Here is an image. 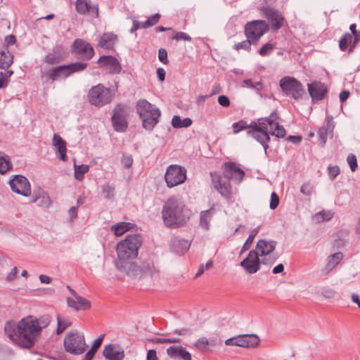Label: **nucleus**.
Returning <instances> with one entry per match:
<instances>
[{"label": "nucleus", "mask_w": 360, "mask_h": 360, "mask_svg": "<svg viewBox=\"0 0 360 360\" xmlns=\"http://www.w3.org/2000/svg\"><path fill=\"white\" fill-rule=\"evenodd\" d=\"M141 245L142 236L139 233L127 235L117 245L118 259L115 261V266L117 269L133 278L152 277L155 272L154 263L151 259L143 261L140 264L132 262L138 256V250Z\"/></svg>", "instance_id": "1"}, {"label": "nucleus", "mask_w": 360, "mask_h": 360, "mask_svg": "<svg viewBox=\"0 0 360 360\" xmlns=\"http://www.w3.org/2000/svg\"><path fill=\"white\" fill-rule=\"evenodd\" d=\"M191 210L180 199L169 198L165 203L162 215L165 225L170 229L184 226L191 216Z\"/></svg>", "instance_id": "2"}, {"label": "nucleus", "mask_w": 360, "mask_h": 360, "mask_svg": "<svg viewBox=\"0 0 360 360\" xmlns=\"http://www.w3.org/2000/svg\"><path fill=\"white\" fill-rule=\"evenodd\" d=\"M18 347L25 349H32L41 330L39 321L33 316H27L18 322Z\"/></svg>", "instance_id": "3"}, {"label": "nucleus", "mask_w": 360, "mask_h": 360, "mask_svg": "<svg viewBox=\"0 0 360 360\" xmlns=\"http://www.w3.org/2000/svg\"><path fill=\"white\" fill-rule=\"evenodd\" d=\"M136 110L142 121V127L151 131L159 122L161 112L158 108L146 99H139L136 104Z\"/></svg>", "instance_id": "4"}, {"label": "nucleus", "mask_w": 360, "mask_h": 360, "mask_svg": "<svg viewBox=\"0 0 360 360\" xmlns=\"http://www.w3.org/2000/svg\"><path fill=\"white\" fill-rule=\"evenodd\" d=\"M259 257L261 256L256 250H252L247 257L240 262V266L246 273L253 274L260 269L261 264L272 265L277 260V256H269L262 259H259Z\"/></svg>", "instance_id": "5"}, {"label": "nucleus", "mask_w": 360, "mask_h": 360, "mask_svg": "<svg viewBox=\"0 0 360 360\" xmlns=\"http://www.w3.org/2000/svg\"><path fill=\"white\" fill-rule=\"evenodd\" d=\"M279 86L284 95L297 101L302 100L303 96L307 95L301 82L293 77L285 76L281 78Z\"/></svg>", "instance_id": "6"}, {"label": "nucleus", "mask_w": 360, "mask_h": 360, "mask_svg": "<svg viewBox=\"0 0 360 360\" xmlns=\"http://www.w3.org/2000/svg\"><path fill=\"white\" fill-rule=\"evenodd\" d=\"M129 106L127 104L120 103L114 107L111 116V124L115 131H127L129 126Z\"/></svg>", "instance_id": "7"}, {"label": "nucleus", "mask_w": 360, "mask_h": 360, "mask_svg": "<svg viewBox=\"0 0 360 360\" xmlns=\"http://www.w3.org/2000/svg\"><path fill=\"white\" fill-rule=\"evenodd\" d=\"M112 99L111 90L102 84L92 86L87 94L89 103L98 108L109 104Z\"/></svg>", "instance_id": "8"}, {"label": "nucleus", "mask_w": 360, "mask_h": 360, "mask_svg": "<svg viewBox=\"0 0 360 360\" xmlns=\"http://www.w3.org/2000/svg\"><path fill=\"white\" fill-rule=\"evenodd\" d=\"M63 345L65 350L73 355L83 354L88 347L84 335L77 330L70 331L66 334Z\"/></svg>", "instance_id": "9"}, {"label": "nucleus", "mask_w": 360, "mask_h": 360, "mask_svg": "<svg viewBox=\"0 0 360 360\" xmlns=\"http://www.w3.org/2000/svg\"><path fill=\"white\" fill-rule=\"evenodd\" d=\"M269 24L263 20H254L245 25L244 33L247 39H251L258 44L261 37L269 31Z\"/></svg>", "instance_id": "10"}, {"label": "nucleus", "mask_w": 360, "mask_h": 360, "mask_svg": "<svg viewBox=\"0 0 360 360\" xmlns=\"http://www.w3.org/2000/svg\"><path fill=\"white\" fill-rule=\"evenodd\" d=\"M70 52L77 58L86 61L91 60L95 54L94 49L90 43L80 38L73 41L70 46Z\"/></svg>", "instance_id": "11"}, {"label": "nucleus", "mask_w": 360, "mask_h": 360, "mask_svg": "<svg viewBox=\"0 0 360 360\" xmlns=\"http://www.w3.org/2000/svg\"><path fill=\"white\" fill-rule=\"evenodd\" d=\"M186 179V170L176 165H169L165 174V180L168 188H173L183 184Z\"/></svg>", "instance_id": "12"}, {"label": "nucleus", "mask_w": 360, "mask_h": 360, "mask_svg": "<svg viewBox=\"0 0 360 360\" xmlns=\"http://www.w3.org/2000/svg\"><path fill=\"white\" fill-rule=\"evenodd\" d=\"M260 11L262 15L268 20V24L272 31H278L283 26L285 20L278 10L269 6H262Z\"/></svg>", "instance_id": "13"}, {"label": "nucleus", "mask_w": 360, "mask_h": 360, "mask_svg": "<svg viewBox=\"0 0 360 360\" xmlns=\"http://www.w3.org/2000/svg\"><path fill=\"white\" fill-rule=\"evenodd\" d=\"M260 342L259 337L254 334H244L232 337L225 341L228 346H238L246 348H255Z\"/></svg>", "instance_id": "14"}, {"label": "nucleus", "mask_w": 360, "mask_h": 360, "mask_svg": "<svg viewBox=\"0 0 360 360\" xmlns=\"http://www.w3.org/2000/svg\"><path fill=\"white\" fill-rule=\"evenodd\" d=\"M9 185L13 192L25 197L31 195V186L28 179L20 174H16L9 181Z\"/></svg>", "instance_id": "15"}, {"label": "nucleus", "mask_w": 360, "mask_h": 360, "mask_svg": "<svg viewBox=\"0 0 360 360\" xmlns=\"http://www.w3.org/2000/svg\"><path fill=\"white\" fill-rule=\"evenodd\" d=\"M223 176L240 184L245 176V172L233 162H226L222 165Z\"/></svg>", "instance_id": "16"}, {"label": "nucleus", "mask_w": 360, "mask_h": 360, "mask_svg": "<svg viewBox=\"0 0 360 360\" xmlns=\"http://www.w3.org/2000/svg\"><path fill=\"white\" fill-rule=\"evenodd\" d=\"M100 68H105L111 75L119 74L122 70L120 61L113 56H101L97 60Z\"/></svg>", "instance_id": "17"}, {"label": "nucleus", "mask_w": 360, "mask_h": 360, "mask_svg": "<svg viewBox=\"0 0 360 360\" xmlns=\"http://www.w3.org/2000/svg\"><path fill=\"white\" fill-rule=\"evenodd\" d=\"M309 94L313 103L324 99L328 94V89L325 84L314 81L307 84Z\"/></svg>", "instance_id": "18"}, {"label": "nucleus", "mask_w": 360, "mask_h": 360, "mask_svg": "<svg viewBox=\"0 0 360 360\" xmlns=\"http://www.w3.org/2000/svg\"><path fill=\"white\" fill-rule=\"evenodd\" d=\"M103 356L106 360H123L124 351L118 344H108L104 347Z\"/></svg>", "instance_id": "19"}, {"label": "nucleus", "mask_w": 360, "mask_h": 360, "mask_svg": "<svg viewBox=\"0 0 360 360\" xmlns=\"http://www.w3.org/2000/svg\"><path fill=\"white\" fill-rule=\"evenodd\" d=\"M277 242L274 240H267L266 239H260L257 241L256 250L259 252L261 257H268L269 256H276L271 253L276 250Z\"/></svg>", "instance_id": "20"}, {"label": "nucleus", "mask_w": 360, "mask_h": 360, "mask_svg": "<svg viewBox=\"0 0 360 360\" xmlns=\"http://www.w3.org/2000/svg\"><path fill=\"white\" fill-rule=\"evenodd\" d=\"M75 10L79 14L90 13L92 16L98 17V4H91L87 0H77L75 2Z\"/></svg>", "instance_id": "21"}, {"label": "nucleus", "mask_w": 360, "mask_h": 360, "mask_svg": "<svg viewBox=\"0 0 360 360\" xmlns=\"http://www.w3.org/2000/svg\"><path fill=\"white\" fill-rule=\"evenodd\" d=\"M167 354L173 359L192 360L191 354L181 345H172L167 349Z\"/></svg>", "instance_id": "22"}, {"label": "nucleus", "mask_w": 360, "mask_h": 360, "mask_svg": "<svg viewBox=\"0 0 360 360\" xmlns=\"http://www.w3.org/2000/svg\"><path fill=\"white\" fill-rule=\"evenodd\" d=\"M31 202H35L39 206L49 207L51 205V200L46 191L40 187L34 189Z\"/></svg>", "instance_id": "23"}, {"label": "nucleus", "mask_w": 360, "mask_h": 360, "mask_svg": "<svg viewBox=\"0 0 360 360\" xmlns=\"http://www.w3.org/2000/svg\"><path fill=\"white\" fill-rule=\"evenodd\" d=\"M117 39V35L113 32H104L99 37L97 46L105 50L113 49Z\"/></svg>", "instance_id": "24"}, {"label": "nucleus", "mask_w": 360, "mask_h": 360, "mask_svg": "<svg viewBox=\"0 0 360 360\" xmlns=\"http://www.w3.org/2000/svg\"><path fill=\"white\" fill-rule=\"evenodd\" d=\"M75 298V300L70 297L67 298V304L69 307L72 308L76 311H86L91 308V302L88 300L79 295Z\"/></svg>", "instance_id": "25"}, {"label": "nucleus", "mask_w": 360, "mask_h": 360, "mask_svg": "<svg viewBox=\"0 0 360 360\" xmlns=\"http://www.w3.org/2000/svg\"><path fill=\"white\" fill-rule=\"evenodd\" d=\"M45 76L47 77V80H51L52 82L57 81L60 78L66 79L68 77L67 68L65 65H61L56 67H53L46 72Z\"/></svg>", "instance_id": "26"}, {"label": "nucleus", "mask_w": 360, "mask_h": 360, "mask_svg": "<svg viewBox=\"0 0 360 360\" xmlns=\"http://www.w3.org/2000/svg\"><path fill=\"white\" fill-rule=\"evenodd\" d=\"M53 145L58 153V158L62 161L68 160L66 141L58 134H55L53 137Z\"/></svg>", "instance_id": "27"}, {"label": "nucleus", "mask_w": 360, "mask_h": 360, "mask_svg": "<svg viewBox=\"0 0 360 360\" xmlns=\"http://www.w3.org/2000/svg\"><path fill=\"white\" fill-rule=\"evenodd\" d=\"M191 246V243L186 239L174 237L171 241V248L176 253L184 255Z\"/></svg>", "instance_id": "28"}, {"label": "nucleus", "mask_w": 360, "mask_h": 360, "mask_svg": "<svg viewBox=\"0 0 360 360\" xmlns=\"http://www.w3.org/2000/svg\"><path fill=\"white\" fill-rule=\"evenodd\" d=\"M17 327L18 323L14 321H7L4 326V333L14 344L18 346V329Z\"/></svg>", "instance_id": "29"}, {"label": "nucleus", "mask_w": 360, "mask_h": 360, "mask_svg": "<svg viewBox=\"0 0 360 360\" xmlns=\"http://www.w3.org/2000/svg\"><path fill=\"white\" fill-rule=\"evenodd\" d=\"M360 41V34L354 35L352 37V39L347 40L346 44L342 45L341 44V38L339 40L338 46L341 51H347L349 55L352 54L356 46V45Z\"/></svg>", "instance_id": "30"}, {"label": "nucleus", "mask_w": 360, "mask_h": 360, "mask_svg": "<svg viewBox=\"0 0 360 360\" xmlns=\"http://www.w3.org/2000/svg\"><path fill=\"white\" fill-rule=\"evenodd\" d=\"M211 176H212V181L214 184V188L217 190L222 196L229 198L231 195L229 184L226 185L225 182H221L219 176H217V180H215L212 174H211Z\"/></svg>", "instance_id": "31"}, {"label": "nucleus", "mask_w": 360, "mask_h": 360, "mask_svg": "<svg viewBox=\"0 0 360 360\" xmlns=\"http://www.w3.org/2000/svg\"><path fill=\"white\" fill-rule=\"evenodd\" d=\"M135 226L134 224L130 222L122 221L115 224L112 226L111 230L113 231L114 234L117 236H120L123 235L127 231L131 229Z\"/></svg>", "instance_id": "32"}, {"label": "nucleus", "mask_w": 360, "mask_h": 360, "mask_svg": "<svg viewBox=\"0 0 360 360\" xmlns=\"http://www.w3.org/2000/svg\"><path fill=\"white\" fill-rule=\"evenodd\" d=\"M192 120L189 117L181 119L179 115H174L172 119V126L175 129L187 128L192 124Z\"/></svg>", "instance_id": "33"}, {"label": "nucleus", "mask_w": 360, "mask_h": 360, "mask_svg": "<svg viewBox=\"0 0 360 360\" xmlns=\"http://www.w3.org/2000/svg\"><path fill=\"white\" fill-rule=\"evenodd\" d=\"M342 257L343 255L340 252L330 255L328 257V263L325 267L326 273H329L330 271H332L333 269L340 263Z\"/></svg>", "instance_id": "34"}, {"label": "nucleus", "mask_w": 360, "mask_h": 360, "mask_svg": "<svg viewBox=\"0 0 360 360\" xmlns=\"http://www.w3.org/2000/svg\"><path fill=\"white\" fill-rule=\"evenodd\" d=\"M65 65L67 68L68 75L69 77L74 73L80 72L84 70L87 68L88 64L82 61H76L70 64H66Z\"/></svg>", "instance_id": "35"}, {"label": "nucleus", "mask_w": 360, "mask_h": 360, "mask_svg": "<svg viewBox=\"0 0 360 360\" xmlns=\"http://www.w3.org/2000/svg\"><path fill=\"white\" fill-rule=\"evenodd\" d=\"M214 212V208L212 207L207 210L202 211L200 215V225L205 230L209 229V222L211 215Z\"/></svg>", "instance_id": "36"}, {"label": "nucleus", "mask_w": 360, "mask_h": 360, "mask_svg": "<svg viewBox=\"0 0 360 360\" xmlns=\"http://www.w3.org/2000/svg\"><path fill=\"white\" fill-rule=\"evenodd\" d=\"M74 177L77 181H82L84 179V174L87 173L89 170V166L88 165H76L74 164Z\"/></svg>", "instance_id": "37"}, {"label": "nucleus", "mask_w": 360, "mask_h": 360, "mask_svg": "<svg viewBox=\"0 0 360 360\" xmlns=\"http://www.w3.org/2000/svg\"><path fill=\"white\" fill-rule=\"evenodd\" d=\"M13 61V56L8 50L1 49V70L8 68Z\"/></svg>", "instance_id": "38"}, {"label": "nucleus", "mask_w": 360, "mask_h": 360, "mask_svg": "<svg viewBox=\"0 0 360 360\" xmlns=\"http://www.w3.org/2000/svg\"><path fill=\"white\" fill-rule=\"evenodd\" d=\"M258 44L255 42L251 39H247L241 42L235 44L233 46V49L236 51H238L240 49H244L248 52L251 51L252 46H257Z\"/></svg>", "instance_id": "39"}, {"label": "nucleus", "mask_w": 360, "mask_h": 360, "mask_svg": "<svg viewBox=\"0 0 360 360\" xmlns=\"http://www.w3.org/2000/svg\"><path fill=\"white\" fill-rule=\"evenodd\" d=\"M349 30L350 32H345L340 37L342 45L345 44V43L346 44L347 40L351 39L352 36L360 34V30H356V25L355 23H352L349 25Z\"/></svg>", "instance_id": "40"}, {"label": "nucleus", "mask_w": 360, "mask_h": 360, "mask_svg": "<svg viewBox=\"0 0 360 360\" xmlns=\"http://www.w3.org/2000/svg\"><path fill=\"white\" fill-rule=\"evenodd\" d=\"M161 15L160 13H156L153 15L148 17L147 20L142 22L141 28L148 29L156 25L160 20Z\"/></svg>", "instance_id": "41"}, {"label": "nucleus", "mask_w": 360, "mask_h": 360, "mask_svg": "<svg viewBox=\"0 0 360 360\" xmlns=\"http://www.w3.org/2000/svg\"><path fill=\"white\" fill-rule=\"evenodd\" d=\"M12 167L13 165L10 160V157L1 153V175L11 170Z\"/></svg>", "instance_id": "42"}, {"label": "nucleus", "mask_w": 360, "mask_h": 360, "mask_svg": "<svg viewBox=\"0 0 360 360\" xmlns=\"http://www.w3.org/2000/svg\"><path fill=\"white\" fill-rule=\"evenodd\" d=\"M329 134H331V133L330 132V130L328 129V128H325V125L321 126L319 129L318 135H319V140L321 142L320 145L321 147L325 146L326 141H327L328 135Z\"/></svg>", "instance_id": "43"}, {"label": "nucleus", "mask_w": 360, "mask_h": 360, "mask_svg": "<svg viewBox=\"0 0 360 360\" xmlns=\"http://www.w3.org/2000/svg\"><path fill=\"white\" fill-rule=\"evenodd\" d=\"M210 345H214V343L210 342L205 337L200 338L193 344L194 347L200 351H204L206 347Z\"/></svg>", "instance_id": "44"}, {"label": "nucleus", "mask_w": 360, "mask_h": 360, "mask_svg": "<svg viewBox=\"0 0 360 360\" xmlns=\"http://www.w3.org/2000/svg\"><path fill=\"white\" fill-rule=\"evenodd\" d=\"M134 159L131 154L128 153H122V158H121V165L122 166L126 169H130L133 165Z\"/></svg>", "instance_id": "45"}, {"label": "nucleus", "mask_w": 360, "mask_h": 360, "mask_svg": "<svg viewBox=\"0 0 360 360\" xmlns=\"http://www.w3.org/2000/svg\"><path fill=\"white\" fill-rule=\"evenodd\" d=\"M233 132L234 134H238L240 131L248 129V122L245 120H240L239 121L233 123L232 124Z\"/></svg>", "instance_id": "46"}, {"label": "nucleus", "mask_w": 360, "mask_h": 360, "mask_svg": "<svg viewBox=\"0 0 360 360\" xmlns=\"http://www.w3.org/2000/svg\"><path fill=\"white\" fill-rule=\"evenodd\" d=\"M71 325V322L67 319H60L58 316V326L56 328V333H62L68 327Z\"/></svg>", "instance_id": "47"}, {"label": "nucleus", "mask_w": 360, "mask_h": 360, "mask_svg": "<svg viewBox=\"0 0 360 360\" xmlns=\"http://www.w3.org/2000/svg\"><path fill=\"white\" fill-rule=\"evenodd\" d=\"M62 60L59 58L54 53H48L44 59V62L49 65H56L59 64Z\"/></svg>", "instance_id": "48"}, {"label": "nucleus", "mask_w": 360, "mask_h": 360, "mask_svg": "<svg viewBox=\"0 0 360 360\" xmlns=\"http://www.w3.org/2000/svg\"><path fill=\"white\" fill-rule=\"evenodd\" d=\"M150 342L153 343H158V344H164V343H179L181 342L180 338H152L150 340Z\"/></svg>", "instance_id": "49"}, {"label": "nucleus", "mask_w": 360, "mask_h": 360, "mask_svg": "<svg viewBox=\"0 0 360 360\" xmlns=\"http://www.w3.org/2000/svg\"><path fill=\"white\" fill-rule=\"evenodd\" d=\"M274 46L272 44L268 42L264 44L259 50L258 53L262 56H266L270 54Z\"/></svg>", "instance_id": "50"}, {"label": "nucleus", "mask_w": 360, "mask_h": 360, "mask_svg": "<svg viewBox=\"0 0 360 360\" xmlns=\"http://www.w3.org/2000/svg\"><path fill=\"white\" fill-rule=\"evenodd\" d=\"M172 39L176 40V41H191L192 38L186 32H177L175 33V34L172 37Z\"/></svg>", "instance_id": "51"}, {"label": "nucleus", "mask_w": 360, "mask_h": 360, "mask_svg": "<svg viewBox=\"0 0 360 360\" xmlns=\"http://www.w3.org/2000/svg\"><path fill=\"white\" fill-rule=\"evenodd\" d=\"M347 163L349 165L352 172H355L358 167V163L356 158L354 155L350 154L347 158Z\"/></svg>", "instance_id": "52"}, {"label": "nucleus", "mask_w": 360, "mask_h": 360, "mask_svg": "<svg viewBox=\"0 0 360 360\" xmlns=\"http://www.w3.org/2000/svg\"><path fill=\"white\" fill-rule=\"evenodd\" d=\"M16 41H17V39L15 35H13V34L8 35V36L5 37V38H4V44L2 46V49L7 50L8 46L15 44L16 43Z\"/></svg>", "instance_id": "53"}, {"label": "nucleus", "mask_w": 360, "mask_h": 360, "mask_svg": "<svg viewBox=\"0 0 360 360\" xmlns=\"http://www.w3.org/2000/svg\"><path fill=\"white\" fill-rule=\"evenodd\" d=\"M328 176L330 179L334 180L338 174L340 173V167L338 165L331 166L329 165L328 167Z\"/></svg>", "instance_id": "54"}, {"label": "nucleus", "mask_w": 360, "mask_h": 360, "mask_svg": "<svg viewBox=\"0 0 360 360\" xmlns=\"http://www.w3.org/2000/svg\"><path fill=\"white\" fill-rule=\"evenodd\" d=\"M53 53H54L62 60L65 57V49L62 44H57L56 46H54L53 49Z\"/></svg>", "instance_id": "55"}, {"label": "nucleus", "mask_w": 360, "mask_h": 360, "mask_svg": "<svg viewBox=\"0 0 360 360\" xmlns=\"http://www.w3.org/2000/svg\"><path fill=\"white\" fill-rule=\"evenodd\" d=\"M255 238V236L250 233L249 236L248 237V238L246 239V240L245 241V243L242 247V249L240 252V255L243 254L244 252H245L250 249V245L252 243Z\"/></svg>", "instance_id": "56"}, {"label": "nucleus", "mask_w": 360, "mask_h": 360, "mask_svg": "<svg viewBox=\"0 0 360 360\" xmlns=\"http://www.w3.org/2000/svg\"><path fill=\"white\" fill-rule=\"evenodd\" d=\"M158 59L162 63L165 65H167L169 63V60L167 58V51H166L165 49L160 48L158 50Z\"/></svg>", "instance_id": "57"}, {"label": "nucleus", "mask_w": 360, "mask_h": 360, "mask_svg": "<svg viewBox=\"0 0 360 360\" xmlns=\"http://www.w3.org/2000/svg\"><path fill=\"white\" fill-rule=\"evenodd\" d=\"M279 204V197L275 192H272L271 195V200L269 207L271 210H275Z\"/></svg>", "instance_id": "58"}, {"label": "nucleus", "mask_w": 360, "mask_h": 360, "mask_svg": "<svg viewBox=\"0 0 360 360\" xmlns=\"http://www.w3.org/2000/svg\"><path fill=\"white\" fill-rule=\"evenodd\" d=\"M248 130L247 131V135L250 136L257 132V129H258V120H252L250 124H248Z\"/></svg>", "instance_id": "59"}, {"label": "nucleus", "mask_w": 360, "mask_h": 360, "mask_svg": "<svg viewBox=\"0 0 360 360\" xmlns=\"http://www.w3.org/2000/svg\"><path fill=\"white\" fill-rule=\"evenodd\" d=\"M335 123L334 122L333 117L331 115H326V125L325 128H328L330 132L331 133V136H333V130L335 128Z\"/></svg>", "instance_id": "60"}, {"label": "nucleus", "mask_w": 360, "mask_h": 360, "mask_svg": "<svg viewBox=\"0 0 360 360\" xmlns=\"http://www.w3.org/2000/svg\"><path fill=\"white\" fill-rule=\"evenodd\" d=\"M313 186L309 182L304 183L302 184L300 188V192L307 195L309 196L311 195Z\"/></svg>", "instance_id": "61"}, {"label": "nucleus", "mask_w": 360, "mask_h": 360, "mask_svg": "<svg viewBox=\"0 0 360 360\" xmlns=\"http://www.w3.org/2000/svg\"><path fill=\"white\" fill-rule=\"evenodd\" d=\"M217 101H218L219 104L224 108H228L231 105L230 99L226 95L219 96Z\"/></svg>", "instance_id": "62"}, {"label": "nucleus", "mask_w": 360, "mask_h": 360, "mask_svg": "<svg viewBox=\"0 0 360 360\" xmlns=\"http://www.w3.org/2000/svg\"><path fill=\"white\" fill-rule=\"evenodd\" d=\"M276 136L278 138H284L286 135V131L284 127L278 122H276Z\"/></svg>", "instance_id": "63"}, {"label": "nucleus", "mask_w": 360, "mask_h": 360, "mask_svg": "<svg viewBox=\"0 0 360 360\" xmlns=\"http://www.w3.org/2000/svg\"><path fill=\"white\" fill-rule=\"evenodd\" d=\"M105 337V334H101L99 335L93 342L91 349L96 351L97 352L98 349L100 348L102 345L103 338Z\"/></svg>", "instance_id": "64"}]
</instances>
